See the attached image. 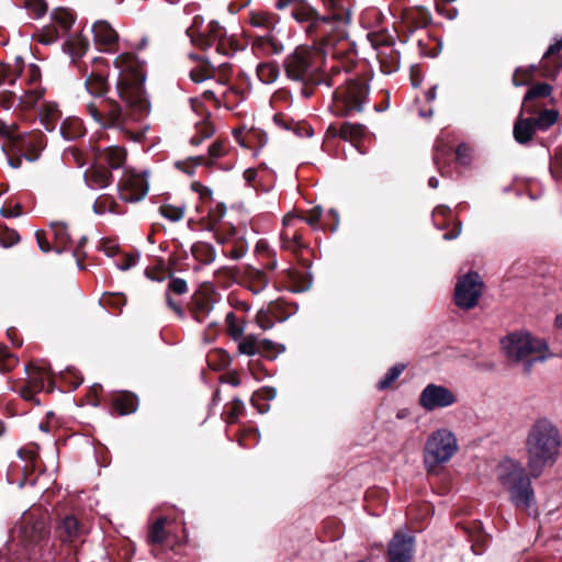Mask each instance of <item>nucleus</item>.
I'll use <instances>...</instances> for the list:
<instances>
[{
	"label": "nucleus",
	"instance_id": "nucleus-7",
	"mask_svg": "<svg viewBox=\"0 0 562 562\" xmlns=\"http://www.w3.org/2000/svg\"><path fill=\"white\" fill-rule=\"evenodd\" d=\"M126 153L123 147L110 146L100 151L95 157V164L85 172V180L92 189H102L110 183L111 169H119L124 165Z\"/></svg>",
	"mask_w": 562,
	"mask_h": 562
},
{
	"label": "nucleus",
	"instance_id": "nucleus-36",
	"mask_svg": "<svg viewBox=\"0 0 562 562\" xmlns=\"http://www.w3.org/2000/svg\"><path fill=\"white\" fill-rule=\"evenodd\" d=\"M238 341V350L240 353L254 356L261 352L259 340L254 335L241 336Z\"/></svg>",
	"mask_w": 562,
	"mask_h": 562
},
{
	"label": "nucleus",
	"instance_id": "nucleus-23",
	"mask_svg": "<svg viewBox=\"0 0 562 562\" xmlns=\"http://www.w3.org/2000/svg\"><path fill=\"white\" fill-rule=\"evenodd\" d=\"M214 304L211 296L206 293H198L193 296L191 314L199 323H204L211 315Z\"/></svg>",
	"mask_w": 562,
	"mask_h": 562
},
{
	"label": "nucleus",
	"instance_id": "nucleus-20",
	"mask_svg": "<svg viewBox=\"0 0 562 562\" xmlns=\"http://www.w3.org/2000/svg\"><path fill=\"white\" fill-rule=\"evenodd\" d=\"M95 44L103 46L105 50H113L119 41V34L113 26L104 20L97 21L92 26Z\"/></svg>",
	"mask_w": 562,
	"mask_h": 562
},
{
	"label": "nucleus",
	"instance_id": "nucleus-13",
	"mask_svg": "<svg viewBox=\"0 0 562 562\" xmlns=\"http://www.w3.org/2000/svg\"><path fill=\"white\" fill-rule=\"evenodd\" d=\"M458 402L457 394L449 387L429 383L419 395V405L427 412L447 408Z\"/></svg>",
	"mask_w": 562,
	"mask_h": 562
},
{
	"label": "nucleus",
	"instance_id": "nucleus-15",
	"mask_svg": "<svg viewBox=\"0 0 562 562\" xmlns=\"http://www.w3.org/2000/svg\"><path fill=\"white\" fill-rule=\"evenodd\" d=\"M148 191V182L144 175L132 170H124L119 182V192L122 200L126 202H137L142 200Z\"/></svg>",
	"mask_w": 562,
	"mask_h": 562
},
{
	"label": "nucleus",
	"instance_id": "nucleus-27",
	"mask_svg": "<svg viewBox=\"0 0 562 562\" xmlns=\"http://www.w3.org/2000/svg\"><path fill=\"white\" fill-rule=\"evenodd\" d=\"M277 394L276 389L263 386L252 394L251 404L260 414H263L269 411L270 402L276 398Z\"/></svg>",
	"mask_w": 562,
	"mask_h": 562
},
{
	"label": "nucleus",
	"instance_id": "nucleus-22",
	"mask_svg": "<svg viewBox=\"0 0 562 562\" xmlns=\"http://www.w3.org/2000/svg\"><path fill=\"white\" fill-rule=\"evenodd\" d=\"M61 113L58 109V105L53 101H44L40 105L38 117L41 124L45 127L46 131L53 132L55 131L58 122L60 120Z\"/></svg>",
	"mask_w": 562,
	"mask_h": 562
},
{
	"label": "nucleus",
	"instance_id": "nucleus-44",
	"mask_svg": "<svg viewBox=\"0 0 562 562\" xmlns=\"http://www.w3.org/2000/svg\"><path fill=\"white\" fill-rule=\"evenodd\" d=\"M256 322L260 328L265 330L270 329L276 322V316L273 315L271 308L268 307L267 310H260L257 313Z\"/></svg>",
	"mask_w": 562,
	"mask_h": 562
},
{
	"label": "nucleus",
	"instance_id": "nucleus-37",
	"mask_svg": "<svg viewBox=\"0 0 562 562\" xmlns=\"http://www.w3.org/2000/svg\"><path fill=\"white\" fill-rule=\"evenodd\" d=\"M405 369V364L398 363L387 370L385 375L378 382L376 387L379 390L389 389L402 374Z\"/></svg>",
	"mask_w": 562,
	"mask_h": 562
},
{
	"label": "nucleus",
	"instance_id": "nucleus-62",
	"mask_svg": "<svg viewBox=\"0 0 562 562\" xmlns=\"http://www.w3.org/2000/svg\"><path fill=\"white\" fill-rule=\"evenodd\" d=\"M243 177L247 183H251L257 177V171L252 168H249L244 171Z\"/></svg>",
	"mask_w": 562,
	"mask_h": 562
},
{
	"label": "nucleus",
	"instance_id": "nucleus-14",
	"mask_svg": "<svg viewBox=\"0 0 562 562\" xmlns=\"http://www.w3.org/2000/svg\"><path fill=\"white\" fill-rule=\"evenodd\" d=\"M250 23L255 27H262L266 33L259 35L256 45L266 54H278L280 46L278 36L274 34L277 21L267 13H252Z\"/></svg>",
	"mask_w": 562,
	"mask_h": 562
},
{
	"label": "nucleus",
	"instance_id": "nucleus-34",
	"mask_svg": "<svg viewBox=\"0 0 562 562\" xmlns=\"http://www.w3.org/2000/svg\"><path fill=\"white\" fill-rule=\"evenodd\" d=\"M257 76L266 85L273 83L279 77V67L274 61L261 63L257 67Z\"/></svg>",
	"mask_w": 562,
	"mask_h": 562
},
{
	"label": "nucleus",
	"instance_id": "nucleus-47",
	"mask_svg": "<svg viewBox=\"0 0 562 562\" xmlns=\"http://www.w3.org/2000/svg\"><path fill=\"white\" fill-rule=\"evenodd\" d=\"M363 133L364 127L362 125L346 123L340 128V135L344 138H358L361 137Z\"/></svg>",
	"mask_w": 562,
	"mask_h": 562
},
{
	"label": "nucleus",
	"instance_id": "nucleus-5",
	"mask_svg": "<svg viewBox=\"0 0 562 562\" xmlns=\"http://www.w3.org/2000/svg\"><path fill=\"white\" fill-rule=\"evenodd\" d=\"M11 144L26 160L33 161L45 147L46 140L41 132H21L15 125H7L0 121V147L5 151Z\"/></svg>",
	"mask_w": 562,
	"mask_h": 562
},
{
	"label": "nucleus",
	"instance_id": "nucleus-29",
	"mask_svg": "<svg viewBox=\"0 0 562 562\" xmlns=\"http://www.w3.org/2000/svg\"><path fill=\"white\" fill-rule=\"evenodd\" d=\"M112 406L119 415L131 414L137 409L138 400L134 394L124 392L113 400Z\"/></svg>",
	"mask_w": 562,
	"mask_h": 562
},
{
	"label": "nucleus",
	"instance_id": "nucleus-61",
	"mask_svg": "<svg viewBox=\"0 0 562 562\" xmlns=\"http://www.w3.org/2000/svg\"><path fill=\"white\" fill-rule=\"evenodd\" d=\"M561 49H562V40L557 41L555 43L551 44L548 47L547 52L544 53L543 58L554 55V54L559 53Z\"/></svg>",
	"mask_w": 562,
	"mask_h": 562
},
{
	"label": "nucleus",
	"instance_id": "nucleus-26",
	"mask_svg": "<svg viewBox=\"0 0 562 562\" xmlns=\"http://www.w3.org/2000/svg\"><path fill=\"white\" fill-rule=\"evenodd\" d=\"M286 274V278L292 285L289 286L291 292H303L306 291L311 286V280L307 277L306 268H302L301 270L296 269H283V276Z\"/></svg>",
	"mask_w": 562,
	"mask_h": 562
},
{
	"label": "nucleus",
	"instance_id": "nucleus-59",
	"mask_svg": "<svg viewBox=\"0 0 562 562\" xmlns=\"http://www.w3.org/2000/svg\"><path fill=\"white\" fill-rule=\"evenodd\" d=\"M322 213H323V210L321 206H316L314 207L312 211H311V214L310 216L306 218V222L311 225V226H314L315 224L318 223L321 216H322Z\"/></svg>",
	"mask_w": 562,
	"mask_h": 562
},
{
	"label": "nucleus",
	"instance_id": "nucleus-54",
	"mask_svg": "<svg viewBox=\"0 0 562 562\" xmlns=\"http://www.w3.org/2000/svg\"><path fill=\"white\" fill-rule=\"evenodd\" d=\"M243 409L244 403L240 400L235 398L232 403V407L228 414V420L233 423L235 419H237L238 416L241 414Z\"/></svg>",
	"mask_w": 562,
	"mask_h": 562
},
{
	"label": "nucleus",
	"instance_id": "nucleus-55",
	"mask_svg": "<svg viewBox=\"0 0 562 562\" xmlns=\"http://www.w3.org/2000/svg\"><path fill=\"white\" fill-rule=\"evenodd\" d=\"M211 71L207 68H195L190 71V77L194 82H202L209 78Z\"/></svg>",
	"mask_w": 562,
	"mask_h": 562
},
{
	"label": "nucleus",
	"instance_id": "nucleus-10",
	"mask_svg": "<svg viewBox=\"0 0 562 562\" xmlns=\"http://www.w3.org/2000/svg\"><path fill=\"white\" fill-rule=\"evenodd\" d=\"M52 23L43 26L37 33V41L44 45L55 43L65 36L75 22V15L65 8L54 9L50 13Z\"/></svg>",
	"mask_w": 562,
	"mask_h": 562
},
{
	"label": "nucleus",
	"instance_id": "nucleus-18",
	"mask_svg": "<svg viewBox=\"0 0 562 562\" xmlns=\"http://www.w3.org/2000/svg\"><path fill=\"white\" fill-rule=\"evenodd\" d=\"M233 136L241 147L252 149L254 156H257L259 149L268 143L266 132L254 127L240 126L234 128Z\"/></svg>",
	"mask_w": 562,
	"mask_h": 562
},
{
	"label": "nucleus",
	"instance_id": "nucleus-57",
	"mask_svg": "<svg viewBox=\"0 0 562 562\" xmlns=\"http://www.w3.org/2000/svg\"><path fill=\"white\" fill-rule=\"evenodd\" d=\"M167 305L180 317L184 318L186 313L180 303L176 302L169 293H166Z\"/></svg>",
	"mask_w": 562,
	"mask_h": 562
},
{
	"label": "nucleus",
	"instance_id": "nucleus-63",
	"mask_svg": "<svg viewBox=\"0 0 562 562\" xmlns=\"http://www.w3.org/2000/svg\"><path fill=\"white\" fill-rule=\"evenodd\" d=\"M104 300V303L108 304H113V305H122L125 303V299L121 295H116V296H109V300L108 299H103Z\"/></svg>",
	"mask_w": 562,
	"mask_h": 562
},
{
	"label": "nucleus",
	"instance_id": "nucleus-31",
	"mask_svg": "<svg viewBox=\"0 0 562 562\" xmlns=\"http://www.w3.org/2000/svg\"><path fill=\"white\" fill-rule=\"evenodd\" d=\"M227 150L222 142H215L213 143L210 148L206 156H198L194 158L195 165L199 166H213L217 159L224 157L226 155Z\"/></svg>",
	"mask_w": 562,
	"mask_h": 562
},
{
	"label": "nucleus",
	"instance_id": "nucleus-28",
	"mask_svg": "<svg viewBox=\"0 0 562 562\" xmlns=\"http://www.w3.org/2000/svg\"><path fill=\"white\" fill-rule=\"evenodd\" d=\"M536 131L537 127L532 119L519 117L514 125V137L517 143L526 144L532 138Z\"/></svg>",
	"mask_w": 562,
	"mask_h": 562
},
{
	"label": "nucleus",
	"instance_id": "nucleus-25",
	"mask_svg": "<svg viewBox=\"0 0 562 562\" xmlns=\"http://www.w3.org/2000/svg\"><path fill=\"white\" fill-rule=\"evenodd\" d=\"M89 42L79 34L68 35L63 44V50L69 55L72 61L83 56L88 49Z\"/></svg>",
	"mask_w": 562,
	"mask_h": 562
},
{
	"label": "nucleus",
	"instance_id": "nucleus-48",
	"mask_svg": "<svg viewBox=\"0 0 562 562\" xmlns=\"http://www.w3.org/2000/svg\"><path fill=\"white\" fill-rule=\"evenodd\" d=\"M192 254L196 259H201V256L205 255L204 262H211L214 259L213 249L205 244H195L192 247Z\"/></svg>",
	"mask_w": 562,
	"mask_h": 562
},
{
	"label": "nucleus",
	"instance_id": "nucleus-58",
	"mask_svg": "<svg viewBox=\"0 0 562 562\" xmlns=\"http://www.w3.org/2000/svg\"><path fill=\"white\" fill-rule=\"evenodd\" d=\"M457 159L462 165H467L470 161V148L465 145H460L456 150Z\"/></svg>",
	"mask_w": 562,
	"mask_h": 562
},
{
	"label": "nucleus",
	"instance_id": "nucleus-38",
	"mask_svg": "<svg viewBox=\"0 0 562 562\" xmlns=\"http://www.w3.org/2000/svg\"><path fill=\"white\" fill-rule=\"evenodd\" d=\"M195 131L199 135L192 136L190 143L194 146H198L204 138L213 135L214 127L206 119H203L201 122L195 124Z\"/></svg>",
	"mask_w": 562,
	"mask_h": 562
},
{
	"label": "nucleus",
	"instance_id": "nucleus-45",
	"mask_svg": "<svg viewBox=\"0 0 562 562\" xmlns=\"http://www.w3.org/2000/svg\"><path fill=\"white\" fill-rule=\"evenodd\" d=\"M283 130H285L288 132H292L294 135H296L299 137L312 136L311 127L301 122L289 124L283 120Z\"/></svg>",
	"mask_w": 562,
	"mask_h": 562
},
{
	"label": "nucleus",
	"instance_id": "nucleus-35",
	"mask_svg": "<svg viewBox=\"0 0 562 562\" xmlns=\"http://www.w3.org/2000/svg\"><path fill=\"white\" fill-rule=\"evenodd\" d=\"M64 540L72 541L80 536V526L74 516H67L60 526Z\"/></svg>",
	"mask_w": 562,
	"mask_h": 562
},
{
	"label": "nucleus",
	"instance_id": "nucleus-42",
	"mask_svg": "<svg viewBox=\"0 0 562 562\" xmlns=\"http://www.w3.org/2000/svg\"><path fill=\"white\" fill-rule=\"evenodd\" d=\"M115 201L106 195L99 196L93 203V212L98 215L115 212Z\"/></svg>",
	"mask_w": 562,
	"mask_h": 562
},
{
	"label": "nucleus",
	"instance_id": "nucleus-11",
	"mask_svg": "<svg viewBox=\"0 0 562 562\" xmlns=\"http://www.w3.org/2000/svg\"><path fill=\"white\" fill-rule=\"evenodd\" d=\"M483 282L476 272H470L459 279L454 290V301L460 308H473L482 295Z\"/></svg>",
	"mask_w": 562,
	"mask_h": 562
},
{
	"label": "nucleus",
	"instance_id": "nucleus-33",
	"mask_svg": "<svg viewBox=\"0 0 562 562\" xmlns=\"http://www.w3.org/2000/svg\"><path fill=\"white\" fill-rule=\"evenodd\" d=\"M552 92V87L549 83H539L531 89H529L524 98L521 112H527L529 114L533 113L535 110L528 104L529 101L540 98L548 97Z\"/></svg>",
	"mask_w": 562,
	"mask_h": 562
},
{
	"label": "nucleus",
	"instance_id": "nucleus-53",
	"mask_svg": "<svg viewBox=\"0 0 562 562\" xmlns=\"http://www.w3.org/2000/svg\"><path fill=\"white\" fill-rule=\"evenodd\" d=\"M35 237H36L37 245L43 252H48L50 250H54V245L49 244L48 236L45 232L37 231L35 233Z\"/></svg>",
	"mask_w": 562,
	"mask_h": 562
},
{
	"label": "nucleus",
	"instance_id": "nucleus-50",
	"mask_svg": "<svg viewBox=\"0 0 562 562\" xmlns=\"http://www.w3.org/2000/svg\"><path fill=\"white\" fill-rule=\"evenodd\" d=\"M187 291H188V284H187L186 280H183L181 278H172L168 283L166 293L170 294L172 292L175 294L182 295V294L187 293Z\"/></svg>",
	"mask_w": 562,
	"mask_h": 562
},
{
	"label": "nucleus",
	"instance_id": "nucleus-4",
	"mask_svg": "<svg viewBox=\"0 0 562 562\" xmlns=\"http://www.w3.org/2000/svg\"><path fill=\"white\" fill-rule=\"evenodd\" d=\"M506 357L513 361H524L525 372L529 373L536 362L548 359L549 346L546 340L527 331L512 333L502 339Z\"/></svg>",
	"mask_w": 562,
	"mask_h": 562
},
{
	"label": "nucleus",
	"instance_id": "nucleus-43",
	"mask_svg": "<svg viewBox=\"0 0 562 562\" xmlns=\"http://www.w3.org/2000/svg\"><path fill=\"white\" fill-rule=\"evenodd\" d=\"M165 524H166V518L160 517L151 526L150 531H149V540L151 542L160 543L165 540V538H166Z\"/></svg>",
	"mask_w": 562,
	"mask_h": 562
},
{
	"label": "nucleus",
	"instance_id": "nucleus-16",
	"mask_svg": "<svg viewBox=\"0 0 562 562\" xmlns=\"http://www.w3.org/2000/svg\"><path fill=\"white\" fill-rule=\"evenodd\" d=\"M48 235L49 237L53 238L54 250L56 252L74 249V254L76 257L79 256L80 248L85 245L87 240L85 236H81L79 238L78 245L75 247V241L67 225L61 222L52 223Z\"/></svg>",
	"mask_w": 562,
	"mask_h": 562
},
{
	"label": "nucleus",
	"instance_id": "nucleus-39",
	"mask_svg": "<svg viewBox=\"0 0 562 562\" xmlns=\"http://www.w3.org/2000/svg\"><path fill=\"white\" fill-rule=\"evenodd\" d=\"M559 117V112L555 110H544L536 119H532L537 130L546 131L552 126Z\"/></svg>",
	"mask_w": 562,
	"mask_h": 562
},
{
	"label": "nucleus",
	"instance_id": "nucleus-6",
	"mask_svg": "<svg viewBox=\"0 0 562 562\" xmlns=\"http://www.w3.org/2000/svg\"><path fill=\"white\" fill-rule=\"evenodd\" d=\"M458 449V440L453 431L448 428L432 431L425 445L424 463L426 469L432 471L439 464L447 463Z\"/></svg>",
	"mask_w": 562,
	"mask_h": 562
},
{
	"label": "nucleus",
	"instance_id": "nucleus-52",
	"mask_svg": "<svg viewBox=\"0 0 562 562\" xmlns=\"http://www.w3.org/2000/svg\"><path fill=\"white\" fill-rule=\"evenodd\" d=\"M259 346H260V349H261V352H259L260 355L267 357V358H270V359H274L277 358V355H278V346L277 344L272 342L271 340H268V339H262L259 341Z\"/></svg>",
	"mask_w": 562,
	"mask_h": 562
},
{
	"label": "nucleus",
	"instance_id": "nucleus-64",
	"mask_svg": "<svg viewBox=\"0 0 562 562\" xmlns=\"http://www.w3.org/2000/svg\"><path fill=\"white\" fill-rule=\"evenodd\" d=\"M226 381L233 386H238L240 384V379L236 373H229Z\"/></svg>",
	"mask_w": 562,
	"mask_h": 562
},
{
	"label": "nucleus",
	"instance_id": "nucleus-51",
	"mask_svg": "<svg viewBox=\"0 0 562 562\" xmlns=\"http://www.w3.org/2000/svg\"><path fill=\"white\" fill-rule=\"evenodd\" d=\"M26 8L35 18H41L47 11V4L44 0H29L26 2Z\"/></svg>",
	"mask_w": 562,
	"mask_h": 562
},
{
	"label": "nucleus",
	"instance_id": "nucleus-2",
	"mask_svg": "<svg viewBox=\"0 0 562 562\" xmlns=\"http://www.w3.org/2000/svg\"><path fill=\"white\" fill-rule=\"evenodd\" d=\"M525 447L528 471L532 477H539L561 453L562 435L557 423L547 416L536 418L528 428Z\"/></svg>",
	"mask_w": 562,
	"mask_h": 562
},
{
	"label": "nucleus",
	"instance_id": "nucleus-8",
	"mask_svg": "<svg viewBox=\"0 0 562 562\" xmlns=\"http://www.w3.org/2000/svg\"><path fill=\"white\" fill-rule=\"evenodd\" d=\"M46 535V515L41 508H31L24 512L11 530L12 540L23 544L41 541Z\"/></svg>",
	"mask_w": 562,
	"mask_h": 562
},
{
	"label": "nucleus",
	"instance_id": "nucleus-41",
	"mask_svg": "<svg viewBox=\"0 0 562 562\" xmlns=\"http://www.w3.org/2000/svg\"><path fill=\"white\" fill-rule=\"evenodd\" d=\"M227 330L232 339L239 340L244 334L243 324L238 323L235 313L228 312L225 317Z\"/></svg>",
	"mask_w": 562,
	"mask_h": 562
},
{
	"label": "nucleus",
	"instance_id": "nucleus-49",
	"mask_svg": "<svg viewBox=\"0 0 562 562\" xmlns=\"http://www.w3.org/2000/svg\"><path fill=\"white\" fill-rule=\"evenodd\" d=\"M137 259H138V256H136V255L123 254V255H120V257L115 260V266L117 269H120L122 271H126L136 265Z\"/></svg>",
	"mask_w": 562,
	"mask_h": 562
},
{
	"label": "nucleus",
	"instance_id": "nucleus-40",
	"mask_svg": "<svg viewBox=\"0 0 562 562\" xmlns=\"http://www.w3.org/2000/svg\"><path fill=\"white\" fill-rule=\"evenodd\" d=\"M159 213L161 214V216L171 222H179L184 216V206L164 204L159 207Z\"/></svg>",
	"mask_w": 562,
	"mask_h": 562
},
{
	"label": "nucleus",
	"instance_id": "nucleus-19",
	"mask_svg": "<svg viewBox=\"0 0 562 562\" xmlns=\"http://www.w3.org/2000/svg\"><path fill=\"white\" fill-rule=\"evenodd\" d=\"M198 20L199 18L195 16L193 25L187 30V35L190 37L192 44L205 48L211 46L213 41L223 36L224 32L218 23L212 21L207 24L205 30L199 31Z\"/></svg>",
	"mask_w": 562,
	"mask_h": 562
},
{
	"label": "nucleus",
	"instance_id": "nucleus-17",
	"mask_svg": "<svg viewBox=\"0 0 562 562\" xmlns=\"http://www.w3.org/2000/svg\"><path fill=\"white\" fill-rule=\"evenodd\" d=\"M414 548V537L400 531L395 532L387 548L390 562H412Z\"/></svg>",
	"mask_w": 562,
	"mask_h": 562
},
{
	"label": "nucleus",
	"instance_id": "nucleus-12",
	"mask_svg": "<svg viewBox=\"0 0 562 562\" xmlns=\"http://www.w3.org/2000/svg\"><path fill=\"white\" fill-rule=\"evenodd\" d=\"M25 71V80L30 85L29 90L20 94L16 91H11L10 103L5 104V108H11L18 102L22 108L31 109L40 103L44 93V90L38 86L41 79L40 67L35 64H30Z\"/></svg>",
	"mask_w": 562,
	"mask_h": 562
},
{
	"label": "nucleus",
	"instance_id": "nucleus-30",
	"mask_svg": "<svg viewBox=\"0 0 562 562\" xmlns=\"http://www.w3.org/2000/svg\"><path fill=\"white\" fill-rule=\"evenodd\" d=\"M59 134L65 140H75L83 135V126L78 117L65 119L59 127Z\"/></svg>",
	"mask_w": 562,
	"mask_h": 562
},
{
	"label": "nucleus",
	"instance_id": "nucleus-60",
	"mask_svg": "<svg viewBox=\"0 0 562 562\" xmlns=\"http://www.w3.org/2000/svg\"><path fill=\"white\" fill-rule=\"evenodd\" d=\"M0 212H1L2 216H4V217H16L21 214L19 205H15L13 207L12 206H3Z\"/></svg>",
	"mask_w": 562,
	"mask_h": 562
},
{
	"label": "nucleus",
	"instance_id": "nucleus-56",
	"mask_svg": "<svg viewBox=\"0 0 562 562\" xmlns=\"http://www.w3.org/2000/svg\"><path fill=\"white\" fill-rule=\"evenodd\" d=\"M191 188L194 192H196L201 199L209 200L212 198V190L200 182H193Z\"/></svg>",
	"mask_w": 562,
	"mask_h": 562
},
{
	"label": "nucleus",
	"instance_id": "nucleus-9",
	"mask_svg": "<svg viewBox=\"0 0 562 562\" xmlns=\"http://www.w3.org/2000/svg\"><path fill=\"white\" fill-rule=\"evenodd\" d=\"M369 97V87L363 80H348L344 90L334 93L335 103L340 114L361 112Z\"/></svg>",
	"mask_w": 562,
	"mask_h": 562
},
{
	"label": "nucleus",
	"instance_id": "nucleus-1",
	"mask_svg": "<svg viewBox=\"0 0 562 562\" xmlns=\"http://www.w3.org/2000/svg\"><path fill=\"white\" fill-rule=\"evenodd\" d=\"M114 66L119 70L116 94L126 109L111 98L91 102L87 109L102 127L123 130L128 123L146 116L150 111V103L144 91L143 66L135 56L130 53L121 54L115 58Z\"/></svg>",
	"mask_w": 562,
	"mask_h": 562
},
{
	"label": "nucleus",
	"instance_id": "nucleus-46",
	"mask_svg": "<svg viewBox=\"0 0 562 562\" xmlns=\"http://www.w3.org/2000/svg\"><path fill=\"white\" fill-rule=\"evenodd\" d=\"M535 67L517 68L513 76V83L516 87L527 85L531 79Z\"/></svg>",
	"mask_w": 562,
	"mask_h": 562
},
{
	"label": "nucleus",
	"instance_id": "nucleus-32",
	"mask_svg": "<svg viewBox=\"0 0 562 562\" xmlns=\"http://www.w3.org/2000/svg\"><path fill=\"white\" fill-rule=\"evenodd\" d=\"M36 449V447H26L18 451L19 459L24 463L22 465V471L25 474L40 469V460Z\"/></svg>",
	"mask_w": 562,
	"mask_h": 562
},
{
	"label": "nucleus",
	"instance_id": "nucleus-24",
	"mask_svg": "<svg viewBox=\"0 0 562 562\" xmlns=\"http://www.w3.org/2000/svg\"><path fill=\"white\" fill-rule=\"evenodd\" d=\"M85 86L89 94L101 98L108 91V76L100 69H93L87 75Z\"/></svg>",
	"mask_w": 562,
	"mask_h": 562
},
{
	"label": "nucleus",
	"instance_id": "nucleus-21",
	"mask_svg": "<svg viewBox=\"0 0 562 562\" xmlns=\"http://www.w3.org/2000/svg\"><path fill=\"white\" fill-rule=\"evenodd\" d=\"M221 90L217 92L214 91H205L204 95L206 98L216 99L217 97L222 99L224 105L227 109H235L239 103H241L246 99V92L236 87H221Z\"/></svg>",
	"mask_w": 562,
	"mask_h": 562
},
{
	"label": "nucleus",
	"instance_id": "nucleus-3",
	"mask_svg": "<svg viewBox=\"0 0 562 562\" xmlns=\"http://www.w3.org/2000/svg\"><path fill=\"white\" fill-rule=\"evenodd\" d=\"M496 481L508 494L510 503L518 509L525 510L529 516H537L535 491L530 480V473L520 461L504 458L495 469Z\"/></svg>",
	"mask_w": 562,
	"mask_h": 562
}]
</instances>
